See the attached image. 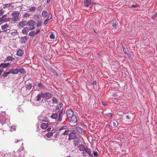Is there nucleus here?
Here are the masks:
<instances>
[{"label": "nucleus", "instance_id": "nucleus-14", "mask_svg": "<svg viewBox=\"0 0 157 157\" xmlns=\"http://www.w3.org/2000/svg\"><path fill=\"white\" fill-rule=\"evenodd\" d=\"M20 14V13L18 11L15 12L12 14V16L14 18H19L18 17Z\"/></svg>", "mask_w": 157, "mask_h": 157}, {"label": "nucleus", "instance_id": "nucleus-27", "mask_svg": "<svg viewBox=\"0 0 157 157\" xmlns=\"http://www.w3.org/2000/svg\"><path fill=\"white\" fill-rule=\"evenodd\" d=\"M50 70L51 71V72H52L55 75H56V76H58V74L57 72L53 68H51Z\"/></svg>", "mask_w": 157, "mask_h": 157}, {"label": "nucleus", "instance_id": "nucleus-44", "mask_svg": "<svg viewBox=\"0 0 157 157\" xmlns=\"http://www.w3.org/2000/svg\"><path fill=\"white\" fill-rule=\"evenodd\" d=\"M76 129L79 132H82V129L79 127H76Z\"/></svg>", "mask_w": 157, "mask_h": 157}, {"label": "nucleus", "instance_id": "nucleus-56", "mask_svg": "<svg viewBox=\"0 0 157 157\" xmlns=\"http://www.w3.org/2000/svg\"><path fill=\"white\" fill-rule=\"evenodd\" d=\"M59 106L60 107V109H61L62 107H63L62 105H63L62 104L61 102H59Z\"/></svg>", "mask_w": 157, "mask_h": 157}, {"label": "nucleus", "instance_id": "nucleus-22", "mask_svg": "<svg viewBox=\"0 0 157 157\" xmlns=\"http://www.w3.org/2000/svg\"><path fill=\"white\" fill-rule=\"evenodd\" d=\"M37 86L41 89L45 88L44 86L41 83H39L37 84Z\"/></svg>", "mask_w": 157, "mask_h": 157}, {"label": "nucleus", "instance_id": "nucleus-17", "mask_svg": "<svg viewBox=\"0 0 157 157\" xmlns=\"http://www.w3.org/2000/svg\"><path fill=\"white\" fill-rule=\"evenodd\" d=\"M32 86L33 85L31 83H29L28 85H25V87L26 88V90H29L31 89Z\"/></svg>", "mask_w": 157, "mask_h": 157}, {"label": "nucleus", "instance_id": "nucleus-13", "mask_svg": "<svg viewBox=\"0 0 157 157\" xmlns=\"http://www.w3.org/2000/svg\"><path fill=\"white\" fill-rule=\"evenodd\" d=\"M48 123H43L40 125V127L43 129H45L48 127Z\"/></svg>", "mask_w": 157, "mask_h": 157}, {"label": "nucleus", "instance_id": "nucleus-40", "mask_svg": "<svg viewBox=\"0 0 157 157\" xmlns=\"http://www.w3.org/2000/svg\"><path fill=\"white\" fill-rule=\"evenodd\" d=\"M122 48L123 49V51H124V53L125 54L129 56V53L128 52H127L126 49L124 47H122Z\"/></svg>", "mask_w": 157, "mask_h": 157}, {"label": "nucleus", "instance_id": "nucleus-31", "mask_svg": "<svg viewBox=\"0 0 157 157\" xmlns=\"http://www.w3.org/2000/svg\"><path fill=\"white\" fill-rule=\"evenodd\" d=\"M7 67V66L5 63H3L0 64V68L3 67V68H5Z\"/></svg>", "mask_w": 157, "mask_h": 157}, {"label": "nucleus", "instance_id": "nucleus-38", "mask_svg": "<svg viewBox=\"0 0 157 157\" xmlns=\"http://www.w3.org/2000/svg\"><path fill=\"white\" fill-rule=\"evenodd\" d=\"M10 19V18L9 17H7L5 18H3V21L4 22H7L9 21Z\"/></svg>", "mask_w": 157, "mask_h": 157}, {"label": "nucleus", "instance_id": "nucleus-50", "mask_svg": "<svg viewBox=\"0 0 157 157\" xmlns=\"http://www.w3.org/2000/svg\"><path fill=\"white\" fill-rule=\"evenodd\" d=\"M139 7V6L137 4L135 5H132L131 6V7H132V8H137V7Z\"/></svg>", "mask_w": 157, "mask_h": 157}, {"label": "nucleus", "instance_id": "nucleus-11", "mask_svg": "<svg viewBox=\"0 0 157 157\" xmlns=\"http://www.w3.org/2000/svg\"><path fill=\"white\" fill-rule=\"evenodd\" d=\"M43 93H41L39 94L36 96V100L37 101H39L41 100V98H43Z\"/></svg>", "mask_w": 157, "mask_h": 157}, {"label": "nucleus", "instance_id": "nucleus-4", "mask_svg": "<svg viewBox=\"0 0 157 157\" xmlns=\"http://www.w3.org/2000/svg\"><path fill=\"white\" fill-rule=\"evenodd\" d=\"M27 22L23 20L21 21L20 22L18 25V26L19 28H21L25 26L28 25Z\"/></svg>", "mask_w": 157, "mask_h": 157}, {"label": "nucleus", "instance_id": "nucleus-21", "mask_svg": "<svg viewBox=\"0 0 157 157\" xmlns=\"http://www.w3.org/2000/svg\"><path fill=\"white\" fill-rule=\"evenodd\" d=\"M36 34L35 31H31L29 33V36H34Z\"/></svg>", "mask_w": 157, "mask_h": 157}, {"label": "nucleus", "instance_id": "nucleus-43", "mask_svg": "<svg viewBox=\"0 0 157 157\" xmlns=\"http://www.w3.org/2000/svg\"><path fill=\"white\" fill-rule=\"evenodd\" d=\"M107 117L110 116L111 118H113V114L111 113H109L105 114Z\"/></svg>", "mask_w": 157, "mask_h": 157}, {"label": "nucleus", "instance_id": "nucleus-58", "mask_svg": "<svg viewBox=\"0 0 157 157\" xmlns=\"http://www.w3.org/2000/svg\"><path fill=\"white\" fill-rule=\"evenodd\" d=\"M42 117L41 116H39L38 117V119L40 120V121H44V120H42L41 118H42Z\"/></svg>", "mask_w": 157, "mask_h": 157}, {"label": "nucleus", "instance_id": "nucleus-49", "mask_svg": "<svg viewBox=\"0 0 157 157\" xmlns=\"http://www.w3.org/2000/svg\"><path fill=\"white\" fill-rule=\"evenodd\" d=\"M49 19L48 18H47V19H46V20H45L44 22V24L45 25H46L47 24H48V21H49Z\"/></svg>", "mask_w": 157, "mask_h": 157}, {"label": "nucleus", "instance_id": "nucleus-1", "mask_svg": "<svg viewBox=\"0 0 157 157\" xmlns=\"http://www.w3.org/2000/svg\"><path fill=\"white\" fill-rule=\"evenodd\" d=\"M10 118L8 115H6L5 113L2 112L0 115V123L2 124L3 130L0 129L1 135L4 134L3 131H12V127H10L9 124H10Z\"/></svg>", "mask_w": 157, "mask_h": 157}, {"label": "nucleus", "instance_id": "nucleus-59", "mask_svg": "<svg viewBox=\"0 0 157 157\" xmlns=\"http://www.w3.org/2000/svg\"><path fill=\"white\" fill-rule=\"evenodd\" d=\"M118 123H117V124L115 122H113V125L114 126H115L116 127H117L118 125Z\"/></svg>", "mask_w": 157, "mask_h": 157}, {"label": "nucleus", "instance_id": "nucleus-28", "mask_svg": "<svg viewBox=\"0 0 157 157\" xmlns=\"http://www.w3.org/2000/svg\"><path fill=\"white\" fill-rule=\"evenodd\" d=\"M10 73V71H8L7 72H4L2 75V76L3 77H6L7 75Z\"/></svg>", "mask_w": 157, "mask_h": 157}, {"label": "nucleus", "instance_id": "nucleus-64", "mask_svg": "<svg viewBox=\"0 0 157 157\" xmlns=\"http://www.w3.org/2000/svg\"><path fill=\"white\" fill-rule=\"evenodd\" d=\"M112 96L113 97H117V94L115 93L114 94H113Z\"/></svg>", "mask_w": 157, "mask_h": 157}, {"label": "nucleus", "instance_id": "nucleus-7", "mask_svg": "<svg viewBox=\"0 0 157 157\" xmlns=\"http://www.w3.org/2000/svg\"><path fill=\"white\" fill-rule=\"evenodd\" d=\"M92 2L90 0H84V6L87 7L91 5Z\"/></svg>", "mask_w": 157, "mask_h": 157}, {"label": "nucleus", "instance_id": "nucleus-41", "mask_svg": "<svg viewBox=\"0 0 157 157\" xmlns=\"http://www.w3.org/2000/svg\"><path fill=\"white\" fill-rule=\"evenodd\" d=\"M63 108L62 107V108H61V110L59 112V115H62V114H63V115L64 114H65V113H64L63 114Z\"/></svg>", "mask_w": 157, "mask_h": 157}, {"label": "nucleus", "instance_id": "nucleus-47", "mask_svg": "<svg viewBox=\"0 0 157 157\" xmlns=\"http://www.w3.org/2000/svg\"><path fill=\"white\" fill-rule=\"evenodd\" d=\"M55 36L52 33L50 36V38L52 39H55Z\"/></svg>", "mask_w": 157, "mask_h": 157}, {"label": "nucleus", "instance_id": "nucleus-29", "mask_svg": "<svg viewBox=\"0 0 157 157\" xmlns=\"http://www.w3.org/2000/svg\"><path fill=\"white\" fill-rule=\"evenodd\" d=\"M79 140L78 139H76L74 141V144L75 146H77L79 143Z\"/></svg>", "mask_w": 157, "mask_h": 157}, {"label": "nucleus", "instance_id": "nucleus-32", "mask_svg": "<svg viewBox=\"0 0 157 157\" xmlns=\"http://www.w3.org/2000/svg\"><path fill=\"white\" fill-rule=\"evenodd\" d=\"M36 8L34 6H32L30 7L29 10L30 11H33L36 10Z\"/></svg>", "mask_w": 157, "mask_h": 157}, {"label": "nucleus", "instance_id": "nucleus-3", "mask_svg": "<svg viewBox=\"0 0 157 157\" xmlns=\"http://www.w3.org/2000/svg\"><path fill=\"white\" fill-rule=\"evenodd\" d=\"M43 98L44 100L46 101L48 100L52 97L51 94L49 93H47L44 94L43 93Z\"/></svg>", "mask_w": 157, "mask_h": 157}, {"label": "nucleus", "instance_id": "nucleus-15", "mask_svg": "<svg viewBox=\"0 0 157 157\" xmlns=\"http://www.w3.org/2000/svg\"><path fill=\"white\" fill-rule=\"evenodd\" d=\"M85 151L89 155V156H92L93 157V155L92 154H91L90 151L91 149L88 148H86L85 150Z\"/></svg>", "mask_w": 157, "mask_h": 157}, {"label": "nucleus", "instance_id": "nucleus-25", "mask_svg": "<svg viewBox=\"0 0 157 157\" xmlns=\"http://www.w3.org/2000/svg\"><path fill=\"white\" fill-rule=\"evenodd\" d=\"M58 102V101L56 98L55 97H53L52 98V104H57Z\"/></svg>", "mask_w": 157, "mask_h": 157}, {"label": "nucleus", "instance_id": "nucleus-51", "mask_svg": "<svg viewBox=\"0 0 157 157\" xmlns=\"http://www.w3.org/2000/svg\"><path fill=\"white\" fill-rule=\"evenodd\" d=\"M4 12L2 10V9H1L0 10V16H1L3 14Z\"/></svg>", "mask_w": 157, "mask_h": 157}, {"label": "nucleus", "instance_id": "nucleus-37", "mask_svg": "<svg viewBox=\"0 0 157 157\" xmlns=\"http://www.w3.org/2000/svg\"><path fill=\"white\" fill-rule=\"evenodd\" d=\"M39 16H38V14H35L34 16L33 17V19L36 20V17L38 19V20L40 18H39Z\"/></svg>", "mask_w": 157, "mask_h": 157}, {"label": "nucleus", "instance_id": "nucleus-60", "mask_svg": "<svg viewBox=\"0 0 157 157\" xmlns=\"http://www.w3.org/2000/svg\"><path fill=\"white\" fill-rule=\"evenodd\" d=\"M41 8H42L41 6H40L39 7H38L37 8V9L38 10H41Z\"/></svg>", "mask_w": 157, "mask_h": 157}, {"label": "nucleus", "instance_id": "nucleus-20", "mask_svg": "<svg viewBox=\"0 0 157 157\" xmlns=\"http://www.w3.org/2000/svg\"><path fill=\"white\" fill-rule=\"evenodd\" d=\"M20 72L21 74H24L25 73V70L23 68H20L19 69V72Z\"/></svg>", "mask_w": 157, "mask_h": 157}, {"label": "nucleus", "instance_id": "nucleus-8", "mask_svg": "<svg viewBox=\"0 0 157 157\" xmlns=\"http://www.w3.org/2000/svg\"><path fill=\"white\" fill-rule=\"evenodd\" d=\"M29 38L28 37H27V36H24V37H21L20 41V42L22 44V43H25L27 39Z\"/></svg>", "mask_w": 157, "mask_h": 157}, {"label": "nucleus", "instance_id": "nucleus-46", "mask_svg": "<svg viewBox=\"0 0 157 157\" xmlns=\"http://www.w3.org/2000/svg\"><path fill=\"white\" fill-rule=\"evenodd\" d=\"M12 5V3H10L9 4H7L4 5L5 7H9L10 6Z\"/></svg>", "mask_w": 157, "mask_h": 157}, {"label": "nucleus", "instance_id": "nucleus-16", "mask_svg": "<svg viewBox=\"0 0 157 157\" xmlns=\"http://www.w3.org/2000/svg\"><path fill=\"white\" fill-rule=\"evenodd\" d=\"M79 150L80 151H84L86 147H85V146L83 144H80L78 147Z\"/></svg>", "mask_w": 157, "mask_h": 157}, {"label": "nucleus", "instance_id": "nucleus-57", "mask_svg": "<svg viewBox=\"0 0 157 157\" xmlns=\"http://www.w3.org/2000/svg\"><path fill=\"white\" fill-rule=\"evenodd\" d=\"M157 15V13L152 16V17H151L153 19H154Z\"/></svg>", "mask_w": 157, "mask_h": 157}, {"label": "nucleus", "instance_id": "nucleus-6", "mask_svg": "<svg viewBox=\"0 0 157 157\" xmlns=\"http://www.w3.org/2000/svg\"><path fill=\"white\" fill-rule=\"evenodd\" d=\"M71 120L70 122L73 124L75 123L77 121V116L75 114H74L73 116H72L71 117Z\"/></svg>", "mask_w": 157, "mask_h": 157}, {"label": "nucleus", "instance_id": "nucleus-45", "mask_svg": "<svg viewBox=\"0 0 157 157\" xmlns=\"http://www.w3.org/2000/svg\"><path fill=\"white\" fill-rule=\"evenodd\" d=\"M19 20V18H16L14 17V18H12V21H13L16 22V21H18Z\"/></svg>", "mask_w": 157, "mask_h": 157}, {"label": "nucleus", "instance_id": "nucleus-48", "mask_svg": "<svg viewBox=\"0 0 157 157\" xmlns=\"http://www.w3.org/2000/svg\"><path fill=\"white\" fill-rule=\"evenodd\" d=\"M47 18H49V20L51 19L52 18V16L51 13H49L48 14V17Z\"/></svg>", "mask_w": 157, "mask_h": 157}, {"label": "nucleus", "instance_id": "nucleus-63", "mask_svg": "<svg viewBox=\"0 0 157 157\" xmlns=\"http://www.w3.org/2000/svg\"><path fill=\"white\" fill-rule=\"evenodd\" d=\"M40 31V30L39 29H37L36 30V34H38Z\"/></svg>", "mask_w": 157, "mask_h": 157}, {"label": "nucleus", "instance_id": "nucleus-5", "mask_svg": "<svg viewBox=\"0 0 157 157\" xmlns=\"http://www.w3.org/2000/svg\"><path fill=\"white\" fill-rule=\"evenodd\" d=\"M67 116L69 117H71L72 116H73L75 114L73 113V111L70 109H68L66 112Z\"/></svg>", "mask_w": 157, "mask_h": 157}, {"label": "nucleus", "instance_id": "nucleus-23", "mask_svg": "<svg viewBox=\"0 0 157 157\" xmlns=\"http://www.w3.org/2000/svg\"><path fill=\"white\" fill-rule=\"evenodd\" d=\"M58 114L57 113H54L51 116V117L53 119H56L57 118Z\"/></svg>", "mask_w": 157, "mask_h": 157}, {"label": "nucleus", "instance_id": "nucleus-24", "mask_svg": "<svg viewBox=\"0 0 157 157\" xmlns=\"http://www.w3.org/2000/svg\"><path fill=\"white\" fill-rule=\"evenodd\" d=\"M9 27V25L8 24H6L5 25H2L1 28L2 29L5 30L6 29Z\"/></svg>", "mask_w": 157, "mask_h": 157}, {"label": "nucleus", "instance_id": "nucleus-54", "mask_svg": "<svg viewBox=\"0 0 157 157\" xmlns=\"http://www.w3.org/2000/svg\"><path fill=\"white\" fill-rule=\"evenodd\" d=\"M59 132H57L56 134H55V136L54 137L55 138H57L58 136H59Z\"/></svg>", "mask_w": 157, "mask_h": 157}, {"label": "nucleus", "instance_id": "nucleus-61", "mask_svg": "<svg viewBox=\"0 0 157 157\" xmlns=\"http://www.w3.org/2000/svg\"><path fill=\"white\" fill-rule=\"evenodd\" d=\"M35 29V27L33 26L32 28H29V30H32L33 29Z\"/></svg>", "mask_w": 157, "mask_h": 157}, {"label": "nucleus", "instance_id": "nucleus-10", "mask_svg": "<svg viewBox=\"0 0 157 157\" xmlns=\"http://www.w3.org/2000/svg\"><path fill=\"white\" fill-rule=\"evenodd\" d=\"M19 72V69L15 68H13L11 69V71H10V73L13 74H17Z\"/></svg>", "mask_w": 157, "mask_h": 157}, {"label": "nucleus", "instance_id": "nucleus-35", "mask_svg": "<svg viewBox=\"0 0 157 157\" xmlns=\"http://www.w3.org/2000/svg\"><path fill=\"white\" fill-rule=\"evenodd\" d=\"M53 132H49L47 133L46 136L48 138H50L53 134Z\"/></svg>", "mask_w": 157, "mask_h": 157}, {"label": "nucleus", "instance_id": "nucleus-18", "mask_svg": "<svg viewBox=\"0 0 157 157\" xmlns=\"http://www.w3.org/2000/svg\"><path fill=\"white\" fill-rule=\"evenodd\" d=\"M23 54V52L22 50L19 49L17 52V55L20 56H22Z\"/></svg>", "mask_w": 157, "mask_h": 157}, {"label": "nucleus", "instance_id": "nucleus-42", "mask_svg": "<svg viewBox=\"0 0 157 157\" xmlns=\"http://www.w3.org/2000/svg\"><path fill=\"white\" fill-rule=\"evenodd\" d=\"M6 59H7L8 60L10 61L14 59V58L13 57L11 56H9L6 58Z\"/></svg>", "mask_w": 157, "mask_h": 157}, {"label": "nucleus", "instance_id": "nucleus-34", "mask_svg": "<svg viewBox=\"0 0 157 157\" xmlns=\"http://www.w3.org/2000/svg\"><path fill=\"white\" fill-rule=\"evenodd\" d=\"M42 25V21L41 20H39L37 21L36 23V26L39 27L40 26Z\"/></svg>", "mask_w": 157, "mask_h": 157}, {"label": "nucleus", "instance_id": "nucleus-53", "mask_svg": "<svg viewBox=\"0 0 157 157\" xmlns=\"http://www.w3.org/2000/svg\"><path fill=\"white\" fill-rule=\"evenodd\" d=\"M11 34L12 35L15 36L17 34V32H14L11 33Z\"/></svg>", "mask_w": 157, "mask_h": 157}, {"label": "nucleus", "instance_id": "nucleus-55", "mask_svg": "<svg viewBox=\"0 0 157 157\" xmlns=\"http://www.w3.org/2000/svg\"><path fill=\"white\" fill-rule=\"evenodd\" d=\"M112 26L115 28L117 26V24L116 22H113L112 23Z\"/></svg>", "mask_w": 157, "mask_h": 157}, {"label": "nucleus", "instance_id": "nucleus-2", "mask_svg": "<svg viewBox=\"0 0 157 157\" xmlns=\"http://www.w3.org/2000/svg\"><path fill=\"white\" fill-rule=\"evenodd\" d=\"M76 132L75 131L72 130L69 134V138L68 140H70L75 139L77 137L76 135Z\"/></svg>", "mask_w": 157, "mask_h": 157}, {"label": "nucleus", "instance_id": "nucleus-12", "mask_svg": "<svg viewBox=\"0 0 157 157\" xmlns=\"http://www.w3.org/2000/svg\"><path fill=\"white\" fill-rule=\"evenodd\" d=\"M29 30V28L25 27L22 30V33L24 34H27Z\"/></svg>", "mask_w": 157, "mask_h": 157}, {"label": "nucleus", "instance_id": "nucleus-19", "mask_svg": "<svg viewBox=\"0 0 157 157\" xmlns=\"http://www.w3.org/2000/svg\"><path fill=\"white\" fill-rule=\"evenodd\" d=\"M48 13L46 11L44 10L42 13V16L44 18H45L47 16Z\"/></svg>", "mask_w": 157, "mask_h": 157}, {"label": "nucleus", "instance_id": "nucleus-62", "mask_svg": "<svg viewBox=\"0 0 157 157\" xmlns=\"http://www.w3.org/2000/svg\"><path fill=\"white\" fill-rule=\"evenodd\" d=\"M126 118L128 120H130L131 119L130 117L128 115L126 116Z\"/></svg>", "mask_w": 157, "mask_h": 157}, {"label": "nucleus", "instance_id": "nucleus-52", "mask_svg": "<svg viewBox=\"0 0 157 157\" xmlns=\"http://www.w3.org/2000/svg\"><path fill=\"white\" fill-rule=\"evenodd\" d=\"M94 156L97 157L98 155V152L97 151H94Z\"/></svg>", "mask_w": 157, "mask_h": 157}, {"label": "nucleus", "instance_id": "nucleus-33", "mask_svg": "<svg viewBox=\"0 0 157 157\" xmlns=\"http://www.w3.org/2000/svg\"><path fill=\"white\" fill-rule=\"evenodd\" d=\"M30 16L29 14L28 13H25L24 15L23 16V18H25L26 17H29Z\"/></svg>", "mask_w": 157, "mask_h": 157}, {"label": "nucleus", "instance_id": "nucleus-30", "mask_svg": "<svg viewBox=\"0 0 157 157\" xmlns=\"http://www.w3.org/2000/svg\"><path fill=\"white\" fill-rule=\"evenodd\" d=\"M61 109L59 106L57 105L56 108L55 109L54 111L56 113H57L59 111V110H61Z\"/></svg>", "mask_w": 157, "mask_h": 157}, {"label": "nucleus", "instance_id": "nucleus-9", "mask_svg": "<svg viewBox=\"0 0 157 157\" xmlns=\"http://www.w3.org/2000/svg\"><path fill=\"white\" fill-rule=\"evenodd\" d=\"M36 24L35 21L33 20H31L27 22V24L30 27L33 26Z\"/></svg>", "mask_w": 157, "mask_h": 157}, {"label": "nucleus", "instance_id": "nucleus-36", "mask_svg": "<svg viewBox=\"0 0 157 157\" xmlns=\"http://www.w3.org/2000/svg\"><path fill=\"white\" fill-rule=\"evenodd\" d=\"M62 116L63 115H60L58 116L57 120V121H58V122H59L61 121L62 119Z\"/></svg>", "mask_w": 157, "mask_h": 157}, {"label": "nucleus", "instance_id": "nucleus-39", "mask_svg": "<svg viewBox=\"0 0 157 157\" xmlns=\"http://www.w3.org/2000/svg\"><path fill=\"white\" fill-rule=\"evenodd\" d=\"M22 141V140L21 139L20 140V139H14L13 140V142H14L15 143H18L20 141Z\"/></svg>", "mask_w": 157, "mask_h": 157}, {"label": "nucleus", "instance_id": "nucleus-26", "mask_svg": "<svg viewBox=\"0 0 157 157\" xmlns=\"http://www.w3.org/2000/svg\"><path fill=\"white\" fill-rule=\"evenodd\" d=\"M70 130H66L65 132L63 133L62 134V135H68L70 133Z\"/></svg>", "mask_w": 157, "mask_h": 157}]
</instances>
